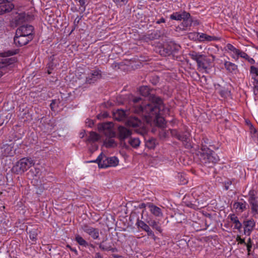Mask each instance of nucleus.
I'll use <instances>...</instances> for the list:
<instances>
[{"label": "nucleus", "mask_w": 258, "mask_h": 258, "mask_svg": "<svg viewBox=\"0 0 258 258\" xmlns=\"http://www.w3.org/2000/svg\"><path fill=\"white\" fill-rule=\"evenodd\" d=\"M245 244H250L252 245V241L250 238H249L247 240V242Z\"/></svg>", "instance_id": "4d7b16f0"}, {"label": "nucleus", "mask_w": 258, "mask_h": 258, "mask_svg": "<svg viewBox=\"0 0 258 258\" xmlns=\"http://www.w3.org/2000/svg\"><path fill=\"white\" fill-rule=\"evenodd\" d=\"M99 139V136L98 134L94 132H91L89 133L87 141L89 142H94L98 141Z\"/></svg>", "instance_id": "cd10ccee"}, {"label": "nucleus", "mask_w": 258, "mask_h": 258, "mask_svg": "<svg viewBox=\"0 0 258 258\" xmlns=\"http://www.w3.org/2000/svg\"><path fill=\"white\" fill-rule=\"evenodd\" d=\"M132 131L127 128L121 126L118 127V138L121 141L130 137Z\"/></svg>", "instance_id": "ddd939ff"}, {"label": "nucleus", "mask_w": 258, "mask_h": 258, "mask_svg": "<svg viewBox=\"0 0 258 258\" xmlns=\"http://www.w3.org/2000/svg\"><path fill=\"white\" fill-rule=\"evenodd\" d=\"M228 218L234 224V229L240 230L242 227V224L239 221L238 217L234 214H230Z\"/></svg>", "instance_id": "6ab92c4d"}, {"label": "nucleus", "mask_w": 258, "mask_h": 258, "mask_svg": "<svg viewBox=\"0 0 258 258\" xmlns=\"http://www.w3.org/2000/svg\"><path fill=\"white\" fill-rule=\"evenodd\" d=\"M227 47L228 49L231 51V52H232L233 50L236 48L231 44H228L227 45Z\"/></svg>", "instance_id": "09e8293b"}, {"label": "nucleus", "mask_w": 258, "mask_h": 258, "mask_svg": "<svg viewBox=\"0 0 258 258\" xmlns=\"http://www.w3.org/2000/svg\"><path fill=\"white\" fill-rule=\"evenodd\" d=\"M102 77L101 71L99 69H94L88 74L86 78V83L92 84L100 79Z\"/></svg>", "instance_id": "9d476101"}, {"label": "nucleus", "mask_w": 258, "mask_h": 258, "mask_svg": "<svg viewBox=\"0 0 258 258\" xmlns=\"http://www.w3.org/2000/svg\"><path fill=\"white\" fill-rule=\"evenodd\" d=\"M55 67L56 64L53 62V59H52L47 64V73L48 74H50L51 73V71L53 70Z\"/></svg>", "instance_id": "f704fd0d"}, {"label": "nucleus", "mask_w": 258, "mask_h": 258, "mask_svg": "<svg viewBox=\"0 0 258 258\" xmlns=\"http://www.w3.org/2000/svg\"><path fill=\"white\" fill-rule=\"evenodd\" d=\"M84 232L89 235L93 239H97L99 237V230L87 225H84L82 226Z\"/></svg>", "instance_id": "9b49d317"}, {"label": "nucleus", "mask_w": 258, "mask_h": 258, "mask_svg": "<svg viewBox=\"0 0 258 258\" xmlns=\"http://www.w3.org/2000/svg\"><path fill=\"white\" fill-rule=\"evenodd\" d=\"M140 94L144 96H147L149 94V89L147 86H142L139 89Z\"/></svg>", "instance_id": "72a5a7b5"}, {"label": "nucleus", "mask_w": 258, "mask_h": 258, "mask_svg": "<svg viewBox=\"0 0 258 258\" xmlns=\"http://www.w3.org/2000/svg\"><path fill=\"white\" fill-rule=\"evenodd\" d=\"M149 225L151 226L153 229H156L160 232H162V229L161 227L159 225L158 223H157L155 220H152L151 221L148 222Z\"/></svg>", "instance_id": "c756f323"}, {"label": "nucleus", "mask_w": 258, "mask_h": 258, "mask_svg": "<svg viewBox=\"0 0 258 258\" xmlns=\"http://www.w3.org/2000/svg\"><path fill=\"white\" fill-rule=\"evenodd\" d=\"M53 102H52V103L50 104V106H51V109H52V107H53L52 106H53Z\"/></svg>", "instance_id": "0e129e2a"}, {"label": "nucleus", "mask_w": 258, "mask_h": 258, "mask_svg": "<svg viewBox=\"0 0 258 258\" xmlns=\"http://www.w3.org/2000/svg\"><path fill=\"white\" fill-rule=\"evenodd\" d=\"M240 49H237L236 48H235L232 51L233 54L231 55V56L235 60H237L238 59V53Z\"/></svg>", "instance_id": "58836bf2"}, {"label": "nucleus", "mask_w": 258, "mask_h": 258, "mask_svg": "<svg viewBox=\"0 0 258 258\" xmlns=\"http://www.w3.org/2000/svg\"><path fill=\"white\" fill-rule=\"evenodd\" d=\"M165 20L164 18H161V19H160L159 20H158L157 22H156V23L157 24H160V23H165Z\"/></svg>", "instance_id": "603ef678"}, {"label": "nucleus", "mask_w": 258, "mask_h": 258, "mask_svg": "<svg viewBox=\"0 0 258 258\" xmlns=\"http://www.w3.org/2000/svg\"><path fill=\"white\" fill-rule=\"evenodd\" d=\"M190 58L197 63L198 69L199 71L206 72L210 66V60L205 55L196 51H191L189 53Z\"/></svg>", "instance_id": "7ed1b4c3"}, {"label": "nucleus", "mask_w": 258, "mask_h": 258, "mask_svg": "<svg viewBox=\"0 0 258 258\" xmlns=\"http://www.w3.org/2000/svg\"><path fill=\"white\" fill-rule=\"evenodd\" d=\"M29 237L32 240L35 241L37 240L38 235V231L37 229H33L30 230L29 232Z\"/></svg>", "instance_id": "2f4dec72"}, {"label": "nucleus", "mask_w": 258, "mask_h": 258, "mask_svg": "<svg viewBox=\"0 0 258 258\" xmlns=\"http://www.w3.org/2000/svg\"><path fill=\"white\" fill-rule=\"evenodd\" d=\"M217 40V38L214 36H210L205 33H200L199 36V41L200 42H210Z\"/></svg>", "instance_id": "412c9836"}, {"label": "nucleus", "mask_w": 258, "mask_h": 258, "mask_svg": "<svg viewBox=\"0 0 258 258\" xmlns=\"http://www.w3.org/2000/svg\"><path fill=\"white\" fill-rule=\"evenodd\" d=\"M146 146L148 148L152 149L155 147V140L151 139L146 142Z\"/></svg>", "instance_id": "e433bc0d"}, {"label": "nucleus", "mask_w": 258, "mask_h": 258, "mask_svg": "<svg viewBox=\"0 0 258 258\" xmlns=\"http://www.w3.org/2000/svg\"><path fill=\"white\" fill-rule=\"evenodd\" d=\"M94 258H103V257L99 252H96L95 253Z\"/></svg>", "instance_id": "864d4df0"}, {"label": "nucleus", "mask_w": 258, "mask_h": 258, "mask_svg": "<svg viewBox=\"0 0 258 258\" xmlns=\"http://www.w3.org/2000/svg\"><path fill=\"white\" fill-rule=\"evenodd\" d=\"M34 27L30 25H23L19 27L16 31V35H23L33 37Z\"/></svg>", "instance_id": "6e6552de"}, {"label": "nucleus", "mask_w": 258, "mask_h": 258, "mask_svg": "<svg viewBox=\"0 0 258 258\" xmlns=\"http://www.w3.org/2000/svg\"><path fill=\"white\" fill-rule=\"evenodd\" d=\"M249 77L253 81V85H258V68L251 66L249 69Z\"/></svg>", "instance_id": "2eb2a0df"}, {"label": "nucleus", "mask_w": 258, "mask_h": 258, "mask_svg": "<svg viewBox=\"0 0 258 258\" xmlns=\"http://www.w3.org/2000/svg\"><path fill=\"white\" fill-rule=\"evenodd\" d=\"M90 246L92 247V248H94V246L92 244H90Z\"/></svg>", "instance_id": "69168bd1"}, {"label": "nucleus", "mask_w": 258, "mask_h": 258, "mask_svg": "<svg viewBox=\"0 0 258 258\" xmlns=\"http://www.w3.org/2000/svg\"><path fill=\"white\" fill-rule=\"evenodd\" d=\"M14 8V5L13 4L0 6V15H2L6 13L11 12Z\"/></svg>", "instance_id": "393cba45"}, {"label": "nucleus", "mask_w": 258, "mask_h": 258, "mask_svg": "<svg viewBox=\"0 0 258 258\" xmlns=\"http://www.w3.org/2000/svg\"><path fill=\"white\" fill-rule=\"evenodd\" d=\"M128 144L134 148H137L140 144V141L138 138H130L128 141Z\"/></svg>", "instance_id": "bb28decb"}, {"label": "nucleus", "mask_w": 258, "mask_h": 258, "mask_svg": "<svg viewBox=\"0 0 258 258\" xmlns=\"http://www.w3.org/2000/svg\"><path fill=\"white\" fill-rule=\"evenodd\" d=\"M247 204L244 201L242 202H236L233 204V208L237 213H241L247 209Z\"/></svg>", "instance_id": "dca6fc26"}, {"label": "nucleus", "mask_w": 258, "mask_h": 258, "mask_svg": "<svg viewBox=\"0 0 258 258\" xmlns=\"http://www.w3.org/2000/svg\"><path fill=\"white\" fill-rule=\"evenodd\" d=\"M114 2L116 3H126L127 2V0H113Z\"/></svg>", "instance_id": "6e6d98bb"}, {"label": "nucleus", "mask_w": 258, "mask_h": 258, "mask_svg": "<svg viewBox=\"0 0 258 258\" xmlns=\"http://www.w3.org/2000/svg\"><path fill=\"white\" fill-rule=\"evenodd\" d=\"M232 183V180H228L225 182L224 183V187L226 190H228L229 189V185H231Z\"/></svg>", "instance_id": "a19ab883"}, {"label": "nucleus", "mask_w": 258, "mask_h": 258, "mask_svg": "<svg viewBox=\"0 0 258 258\" xmlns=\"http://www.w3.org/2000/svg\"><path fill=\"white\" fill-rule=\"evenodd\" d=\"M27 20L26 13H22L18 14L16 17L15 21L17 24H20Z\"/></svg>", "instance_id": "a878e982"}, {"label": "nucleus", "mask_w": 258, "mask_h": 258, "mask_svg": "<svg viewBox=\"0 0 258 258\" xmlns=\"http://www.w3.org/2000/svg\"><path fill=\"white\" fill-rule=\"evenodd\" d=\"M81 19V18H79L78 19V20H77V19L76 18L75 20V23H78L80 20Z\"/></svg>", "instance_id": "052dcab7"}, {"label": "nucleus", "mask_w": 258, "mask_h": 258, "mask_svg": "<svg viewBox=\"0 0 258 258\" xmlns=\"http://www.w3.org/2000/svg\"><path fill=\"white\" fill-rule=\"evenodd\" d=\"M244 224V233L246 235H250L252 231L253 230L255 225V222L253 219H250L245 221Z\"/></svg>", "instance_id": "f8f14e48"}, {"label": "nucleus", "mask_w": 258, "mask_h": 258, "mask_svg": "<svg viewBox=\"0 0 258 258\" xmlns=\"http://www.w3.org/2000/svg\"><path fill=\"white\" fill-rule=\"evenodd\" d=\"M113 124L111 122L104 123L102 125L104 134L108 138L106 139L104 144L107 148L114 147L116 146V143L112 139L115 135V133L112 129Z\"/></svg>", "instance_id": "20e7f679"}, {"label": "nucleus", "mask_w": 258, "mask_h": 258, "mask_svg": "<svg viewBox=\"0 0 258 258\" xmlns=\"http://www.w3.org/2000/svg\"><path fill=\"white\" fill-rule=\"evenodd\" d=\"M199 34H200L199 32L189 33L188 34V37L190 40L199 41Z\"/></svg>", "instance_id": "c9c22d12"}, {"label": "nucleus", "mask_w": 258, "mask_h": 258, "mask_svg": "<svg viewBox=\"0 0 258 258\" xmlns=\"http://www.w3.org/2000/svg\"><path fill=\"white\" fill-rule=\"evenodd\" d=\"M3 57L0 58V68L3 69L12 64H13L16 60L14 57L8 58V56L13 55L15 53L12 51H8L4 53Z\"/></svg>", "instance_id": "0eeeda50"}, {"label": "nucleus", "mask_w": 258, "mask_h": 258, "mask_svg": "<svg viewBox=\"0 0 258 258\" xmlns=\"http://www.w3.org/2000/svg\"><path fill=\"white\" fill-rule=\"evenodd\" d=\"M171 52H172V50L171 49H167V50L166 51V53L167 54H170V53H171Z\"/></svg>", "instance_id": "bf43d9fd"}, {"label": "nucleus", "mask_w": 258, "mask_h": 258, "mask_svg": "<svg viewBox=\"0 0 258 258\" xmlns=\"http://www.w3.org/2000/svg\"><path fill=\"white\" fill-rule=\"evenodd\" d=\"M104 241H103L102 242L99 243V248L103 250L106 251H112L113 252L115 251V249L112 248L110 245H105L103 243Z\"/></svg>", "instance_id": "473e14b6"}, {"label": "nucleus", "mask_w": 258, "mask_h": 258, "mask_svg": "<svg viewBox=\"0 0 258 258\" xmlns=\"http://www.w3.org/2000/svg\"><path fill=\"white\" fill-rule=\"evenodd\" d=\"M253 216L258 215V201L257 200L248 202Z\"/></svg>", "instance_id": "b1692460"}, {"label": "nucleus", "mask_w": 258, "mask_h": 258, "mask_svg": "<svg viewBox=\"0 0 258 258\" xmlns=\"http://www.w3.org/2000/svg\"><path fill=\"white\" fill-rule=\"evenodd\" d=\"M4 75L2 71H0V78Z\"/></svg>", "instance_id": "e2e57ef3"}, {"label": "nucleus", "mask_w": 258, "mask_h": 258, "mask_svg": "<svg viewBox=\"0 0 258 258\" xmlns=\"http://www.w3.org/2000/svg\"><path fill=\"white\" fill-rule=\"evenodd\" d=\"M236 240L240 244H246L244 239H242L239 235H237Z\"/></svg>", "instance_id": "37998d69"}, {"label": "nucleus", "mask_w": 258, "mask_h": 258, "mask_svg": "<svg viewBox=\"0 0 258 258\" xmlns=\"http://www.w3.org/2000/svg\"><path fill=\"white\" fill-rule=\"evenodd\" d=\"M137 225L139 227L142 228L143 230L147 232L148 236H154V232L151 230L149 226L141 220H139L137 222Z\"/></svg>", "instance_id": "a211bd4d"}, {"label": "nucleus", "mask_w": 258, "mask_h": 258, "mask_svg": "<svg viewBox=\"0 0 258 258\" xmlns=\"http://www.w3.org/2000/svg\"><path fill=\"white\" fill-rule=\"evenodd\" d=\"M149 207L150 208V211L154 215L157 217L162 216V213L160 208L153 204H150Z\"/></svg>", "instance_id": "4be33fe9"}, {"label": "nucleus", "mask_w": 258, "mask_h": 258, "mask_svg": "<svg viewBox=\"0 0 258 258\" xmlns=\"http://www.w3.org/2000/svg\"><path fill=\"white\" fill-rule=\"evenodd\" d=\"M190 20H191V21H192V24H193L194 26H197L200 24V22L198 20L192 19L191 17H190Z\"/></svg>", "instance_id": "de8ad7c7"}, {"label": "nucleus", "mask_w": 258, "mask_h": 258, "mask_svg": "<svg viewBox=\"0 0 258 258\" xmlns=\"http://www.w3.org/2000/svg\"><path fill=\"white\" fill-rule=\"evenodd\" d=\"M126 112L122 109H117L113 113V117L117 120H123L126 118Z\"/></svg>", "instance_id": "aec40b11"}, {"label": "nucleus", "mask_w": 258, "mask_h": 258, "mask_svg": "<svg viewBox=\"0 0 258 258\" xmlns=\"http://www.w3.org/2000/svg\"><path fill=\"white\" fill-rule=\"evenodd\" d=\"M245 59L247 60V61L251 64H254L255 63L254 59L251 57H250L248 55H247V57Z\"/></svg>", "instance_id": "c03bdc74"}, {"label": "nucleus", "mask_w": 258, "mask_h": 258, "mask_svg": "<svg viewBox=\"0 0 258 258\" xmlns=\"http://www.w3.org/2000/svg\"><path fill=\"white\" fill-rule=\"evenodd\" d=\"M85 134V132H82V133H81L80 134V136H81V137H82V138H83V137L84 136Z\"/></svg>", "instance_id": "680f3d73"}, {"label": "nucleus", "mask_w": 258, "mask_h": 258, "mask_svg": "<svg viewBox=\"0 0 258 258\" xmlns=\"http://www.w3.org/2000/svg\"><path fill=\"white\" fill-rule=\"evenodd\" d=\"M141 100L140 97H136L133 99L135 103L134 111L141 113L145 118L147 122L149 123L153 120L158 126L164 127L165 119L161 115L169 114V109L165 107L162 99L154 96L152 97L150 103H144L142 105L137 104Z\"/></svg>", "instance_id": "f257e3e1"}, {"label": "nucleus", "mask_w": 258, "mask_h": 258, "mask_svg": "<svg viewBox=\"0 0 258 258\" xmlns=\"http://www.w3.org/2000/svg\"><path fill=\"white\" fill-rule=\"evenodd\" d=\"M67 247H68L70 250L74 252H75L76 254L78 253V251L77 250H76V249L75 248H72L71 246H70V245H67Z\"/></svg>", "instance_id": "5fc2aeb1"}, {"label": "nucleus", "mask_w": 258, "mask_h": 258, "mask_svg": "<svg viewBox=\"0 0 258 258\" xmlns=\"http://www.w3.org/2000/svg\"><path fill=\"white\" fill-rule=\"evenodd\" d=\"M35 170L36 171V176H39V169H37V168H35Z\"/></svg>", "instance_id": "13d9d810"}, {"label": "nucleus", "mask_w": 258, "mask_h": 258, "mask_svg": "<svg viewBox=\"0 0 258 258\" xmlns=\"http://www.w3.org/2000/svg\"><path fill=\"white\" fill-rule=\"evenodd\" d=\"M128 125L132 127H138L141 124V121L136 117H131L127 121Z\"/></svg>", "instance_id": "5701e85b"}, {"label": "nucleus", "mask_w": 258, "mask_h": 258, "mask_svg": "<svg viewBox=\"0 0 258 258\" xmlns=\"http://www.w3.org/2000/svg\"><path fill=\"white\" fill-rule=\"evenodd\" d=\"M248 196H249L248 199V202L257 200L256 197L255 195V193H254V191L253 190L249 191Z\"/></svg>", "instance_id": "4c0bfd02"}, {"label": "nucleus", "mask_w": 258, "mask_h": 258, "mask_svg": "<svg viewBox=\"0 0 258 258\" xmlns=\"http://www.w3.org/2000/svg\"><path fill=\"white\" fill-rule=\"evenodd\" d=\"M199 158L201 164L210 167L219 161V157L214 151L209 149H202L199 152Z\"/></svg>", "instance_id": "f03ea898"}, {"label": "nucleus", "mask_w": 258, "mask_h": 258, "mask_svg": "<svg viewBox=\"0 0 258 258\" xmlns=\"http://www.w3.org/2000/svg\"><path fill=\"white\" fill-rule=\"evenodd\" d=\"M34 165V161L31 158H24L17 162L13 167L12 171L17 174H22Z\"/></svg>", "instance_id": "39448f33"}, {"label": "nucleus", "mask_w": 258, "mask_h": 258, "mask_svg": "<svg viewBox=\"0 0 258 258\" xmlns=\"http://www.w3.org/2000/svg\"><path fill=\"white\" fill-rule=\"evenodd\" d=\"M226 70L232 74H236L238 72V67L236 64L230 61H226L224 63Z\"/></svg>", "instance_id": "f3484780"}, {"label": "nucleus", "mask_w": 258, "mask_h": 258, "mask_svg": "<svg viewBox=\"0 0 258 258\" xmlns=\"http://www.w3.org/2000/svg\"><path fill=\"white\" fill-rule=\"evenodd\" d=\"M91 162L97 163L99 166L101 168H107L110 166L114 167L117 165L118 160L114 156L108 158L101 153L95 160L91 161Z\"/></svg>", "instance_id": "423d86ee"}, {"label": "nucleus", "mask_w": 258, "mask_h": 258, "mask_svg": "<svg viewBox=\"0 0 258 258\" xmlns=\"http://www.w3.org/2000/svg\"><path fill=\"white\" fill-rule=\"evenodd\" d=\"M80 5L84 8L83 11H85L86 6V0H79Z\"/></svg>", "instance_id": "49530a36"}, {"label": "nucleus", "mask_w": 258, "mask_h": 258, "mask_svg": "<svg viewBox=\"0 0 258 258\" xmlns=\"http://www.w3.org/2000/svg\"><path fill=\"white\" fill-rule=\"evenodd\" d=\"M190 17V15L189 13L183 11L182 13L175 12L173 13L170 16V18L171 20L177 21H181L184 18H188Z\"/></svg>", "instance_id": "4468645a"}, {"label": "nucleus", "mask_w": 258, "mask_h": 258, "mask_svg": "<svg viewBox=\"0 0 258 258\" xmlns=\"http://www.w3.org/2000/svg\"><path fill=\"white\" fill-rule=\"evenodd\" d=\"M178 139L179 140H181V141H186L187 140V137L186 135H185V136H181V135H178Z\"/></svg>", "instance_id": "8fccbe9b"}, {"label": "nucleus", "mask_w": 258, "mask_h": 258, "mask_svg": "<svg viewBox=\"0 0 258 258\" xmlns=\"http://www.w3.org/2000/svg\"><path fill=\"white\" fill-rule=\"evenodd\" d=\"M246 247H247V252H248V254L249 255L250 254V251L251 250V248L252 247V245H250V244H245Z\"/></svg>", "instance_id": "3c124183"}, {"label": "nucleus", "mask_w": 258, "mask_h": 258, "mask_svg": "<svg viewBox=\"0 0 258 258\" xmlns=\"http://www.w3.org/2000/svg\"><path fill=\"white\" fill-rule=\"evenodd\" d=\"M7 149H10V147H8L7 148Z\"/></svg>", "instance_id": "774afa93"}, {"label": "nucleus", "mask_w": 258, "mask_h": 258, "mask_svg": "<svg viewBox=\"0 0 258 258\" xmlns=\"http://www.w3.org/2000/svg\"><path fill=\"white\" fill-rule=\"evenodd\" d=\"M115 257H116V258H118V256H114Z\"/></svg>", "instance_id": "338daca9"}, {"label": "nucleus", "mask_w": 258, "mask_h": 258, "mask_svg": "<svg viewBox=\"0 0 258 258\" xmlns=\"http://www.w3.org/2000/svg\"><path fill=\"white\" fill-rule=\"evenodd\" d=\"M247 55L248 54L240 50V51L238 53V57H240L241 58L245 59L246 57H247Z\"/></svg>", "instance_id": "79ce46f5"}, {"label": "nucleus", "mask_w": 258, "mask_h": 258, "mask_svg": "<svg viewBox=\"0 0 258 258\" xmlns=\"http://www.w3.org/2000/svg\"><path fill=\"white\" fill-rule=\"evenodd\" d=\"M86 123L87 126L91 127L94 124V122L92 120L87 119Z\"/></svg>", "instance_id": "a18cd8bd"}, {"label": "nucleus", "mask_w": 258, "mask_h": 258, "mask_svg": "<svg viewBox=\"0 0 258 258\" xmlns=\"http://www.w3.org/2000/svg\"><path fill=\"white\" fill-rule=\"evenodd\" d=\"M181 25L185 27V30H187V28L190 27L192 25V21L190 20V17L188 18H184Z\"/></svg>", "instance_id": "7c9ffc66"}, {"label": "nucleus", "mask_w": 258, "mask_h": 258, "mask_svg": "<svg viewBox=\"0 0 258 258\" xmlns=\"http://www.w3.org/2000/svg\"><path fill=\"white\" fill-rule=\"evenodd\" d=\"M13 0H0V6L7 5L8 4H13L12 2Z\"/></svg>", "instance_id": "ea45409f"}, {"label": "nucleus", "mask_w": 258, "mask_h": 258, "mask_svg": "<svg viewBox=\"0 0 258 258\" xmlns=\"http://www.w3.org/2000/svg\"><path fill=\"white\" fill-rule=\"evenodd\" d=\"M75 240L80 245L84 247L88 245V242L80 235L77 234L75 236Z\"/></svg>", "instance_id": "c85d7f7f"}, {"label": "nucleus", "mask_w": 258, "mask_h": 258, "mask_svg": "<svg viewBox=\"0 0 258 258\" xmlns=\"http://www.w3.org/2000/svg\"><path fill=\"white\" fill-rule=\"evenodd\" d=\"M33 36H27L23 35H16L14 38L15 44L18 46H22L27 44L32 40Z\"/></svg>", "instance_id": "1a4fd4ad"}]
</instances>
